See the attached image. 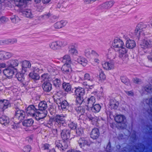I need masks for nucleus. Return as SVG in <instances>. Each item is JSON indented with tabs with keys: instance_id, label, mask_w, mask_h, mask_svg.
Segmentation results:
<instances>
[{
	"instance_id": "79ce46f5",
	"label": "nucleus",
	"mask_w": 152,
	"mask_h": 152,
	"mask_svg": "<svg viewBox=\"0 0 152 152\" xmlns=\"http://www.w3.org/2000/svg\"><path fill=\"white\" fill-rule=\"evenodd\" d=\"M33 71L36 73L37 72L40 74L42 73L43 72V69L40 67V66L39 64L33 67Z\"/></svg>"
},
{
	"instance_id": "37998d69",
	"label": "nucleus",
	"mask_w": 152,
	"mask_h": 152,
	"mask_svg": "<svg viewBox=\"0 0 152 152\" xmlns=\"http://www.w3.org/2000/svg\"><path fill=\"white\" fill-rule=\"evenodd\" d=\"M62 86L63 89L67 92L70 91L71 89V86L69 83H63Z\"/></svg>"
},
{
	"instance_id": "a19ab883",
	"label": "nucleus",
	"mask_w": 152,
	"mask_h": 152,
	"mask_svg": "<svg viewBox=\"0 0 152 152\" xmlns=\"http://www.w3.org/2000/svg\"><path fill=\"white\" fill-rule=\"evenodd\" d=\"M88 118L89 121H91L93 124L96 126L97 125L98 118L96 117L90 116L88 117Z\"/></svg>"
},
{
	"instance_id": "e433bc0d",
	"label": "nucleus",
	"mask_w": 152,
	"mask_h": 152,
	"mask_svg": "<svg viewBox=\"0 0 152 152\" xmlns=\"http://www.w3.org/2000/svg\"><path fill=\"white\" fill-rule=\"evenodd\" d=\"M34 121L31 119L25 120L23 122V125L26 126H30L33 124Z\"/></svg>"
},
{
	"instance_id": "f8f14e48",
	"label": "nucleus",
	"mask_w": 152,
	"mask_h": 152,
	"mask_svg": "<svg viewBox=\"0 0 152 152\" xmlns=\"http://www.w3.org/2000/svg\"><path fill=\"white\" fill-rule=\"evenodd\" d=\"M36 109L34 105L29 106L26 109V112L28 115L33 117L36 112Z\"/></svg>"
},
{
	"instance_id": "8fccbe9b",
	"label": "nucleus",
	"mask_w": 152,
	"mask_h": 152,
	"mask_svg": "<svg viewBox=\"0 0 152 152\" xmlns=\"http://www.w3.org/2000/svg\"><path fill=\"white\" fill-rule=\"evenodd\" d=\"M17 41V40L15 39H10L5 40L4 41V43L5 44H8L10 43H14L16 42Z\"/></svg>"
},
{
	"instance_id": "0e129e2a",
	"label": "nucleus",
	"mask_w": 152,
	"mask_h": 152,
	"mask_svg": "<svg viewBox=\"0 0 152 152\" xmlns=\"http://www.w3.org/2000/svg\"><path fill=\"white\" fill-rule=\"evenodd\" d=\"M50 145L48 144H45L43 145L42 148L44 150H48L49 148Z\"/></svg>"
},
{
	"instance_id": "052dcab7",
	"label": "nucleus",
	"mask_w": 152,
	"mask_h": 152,
	"mask_svg": "<svg viewBox=\"0 0 152 152\" xmlns=\"http://www.w3.org/2000/svg\"><path fill=\"white\" fill-rule=\"evenodd\" d=\"M8 19L4 17H2L0 19V23H4L8 21Z\"/></svg>"
},
{
	"instance_id": "4468645a",
	"label": "nucleus",
	"mask_w": 152,
	"mask_h": 152,
	"mask_svg": "<svg viewBox=\"0 0 152 152\" xmlns=\"http://www.w3.org/2000/svg\"><path fill=\"white\" fill-rule=\"evenodd\" d=\"M142 48L146 49L151 47L152 46V41L149 39H144L140 44Z\"/></svg>"
},
{
	"instance_id": "9b49d317",
	"label": "nucleus",
	"mask_w": 152,
	"mask_h": 152,
	"mask_svg": "<svg viewBox=\"0 0 152 152\" xmlns=\"http://www.w3.org/2000/svg\"><path fill=\"white\" fill-rule=\"evenodd\" d=\"M61 134V137L63 140H67L70 138V131L69 129H64Z\"/></svg>"
},
{
	"instance_id": "dca6fc26",
	"label": "nucleus",
	"mask_w": 152,
	"mask_h": 152,
	"mask_svg": "<svg viewBox=\"0 0 152 152\" xmlns=\"http://www.w3.org/2000/svg\"><path fill=\"white\" fill-rule=\"evenodd\" d=\"M46 114L45 112L41 111L39 112V111L36 112L33 117L35 118L37 120H39L40 119L43 118L46 116Z\"/></svg>"
},
{
	"instance_id": "393cba45",
	"label": "nucleus",
	"mask_w": 152,
	"mask_h": 152,
	"mask_svg": "<svg viewBox=\"0 0 152 152\" xmlns=\"http://www.w3.org/2000/svg\"><path fill=\"white\" fill-rule=\"evenodd\" d=\"M75 94L77 96H83L85 93V91L84 88L78 87L76 88Z\"/></svg>"
},
{
	"instance_id": "49530a36",
	"label": "nucleus",
	"mask_w": 152,
	"mask_h": 152,
	"mask_svg": "<svg viewBox=\"0 0 152 152\" xmlns=\"http://www.w3.org/2000/svg\"><path fill=\"white\" fill-rule=\"evenodd\" d=\"M12 22L14 23H17L18 22L20 19L17 16L14 15L12 16L11 18Z\"/></svg>"
},
{
	"instance_id": "72a5a7b5",
	"label": "nucleus",
	"mask_w": 152,
	"mask_h": 152,
	"mask_svg": "<svg viewBox=\"0 0 152 152\" xmlns=\"http://www.w3.org/2000/svg\"><path fill=\"white\" fill-rule=\"evenodd\" d=\"M39 110L42 111L45 110L47 107V105L45 102L42 101L40 102L38 105Z\"/></svg>"
},
{
	"instance_id": "c03bdc74",
	"label": "nucleus",
	"mask_w": 152,
	"mask_h": 152,
	"mask_svg": "<svg viewBox=\"0 0 152 152\" xmlns=\"http://www.w3.org/2000/svg\"><path fill=\"white\" fill-rule=\"evenodd\" d=\"M83 84L87 89H91L93 88V85L89 82L87 83L86 82H84Z\"/></svg>"
},
{
	"instance_id": "09e8293b",
	"label": "nucleus",
	"mask_w": 152,
	"mask_h": 152,
	"mask_svg": "<svg viewBox=\"0 0 152 152\" xmlns=\"http://www.w3.org/2000/svg\"><path fill=\"white\" fill-rule=\"evenodd\" d=\"M99 77V80L101 81H104L106 79V76L103 71H101V72H100Z\"/></svg>"
},
{
	"instance_id": "6e6d98bb",
	"label": "nucleus",
	"mask_w": 152,
	"mask_h": 152,
	"mask_svg": "<svg viewBox=\"0 0 152 152\" xmlns=\"http://www.w3.org/2000/svg\"><path fill=\"white\" fill-rule=\"evenodd\" d=\"M49 111L50 112L51 114L54 113L56 111V108L55 107L51 106L49 108Z\"/></svg>"
},
{
	"instance_id": "f3484780",
	"label": "nucleus",
	"mask_w": 152,
	"mask_h": 152,
	"mask_svg": "<svg viewBox=\"0 0 152 152\" xmlns=\"http://www.w3.org/2000/svg\"><path fill=\"white\" fill-rule=\"evenodd\" d=\"M25 116V112L22 110H17L15 113V118L20 121L23 120Z\"/></svg>"
},
{
	"instance_id": "c85d7f7f",
	"label": "nucleus",
	"mask_w": 152,
	"mask_h": 152,
	"mask_svg": "<svg viewBox=\"0 0 152 152\" xmlns=\"http://www.w3.org/2000/svg\"><path fill=\"white\" fill-rule=\"evenodd\" d=\"M87 107L88 108L92 107L95 102V99L94 97L92 96L87 100Z\"/></svg>"
},
{
	"instance_id": "c9c22d12",
	"label": "nucleus",
	"mask_w": 152,
	"mask_h": 152,
	"mask_svg": "<svg viewBox=\"0 0 152 152\" xmlns=\"http://www.w3.org/2000/svg\"><path fill=\"white\" fill-rule=\"evenodd\" d=\"M30 77L33 79L38 80L40 77L38 74L33 71L31 72L29 74Z\"/></svg>"
},
{
	"instance_id": "5fc2aeb1",
	"label": "nucleus",
	"mask_w": 152,
	"mask_h": 152,
	"mask_svg": "<svg viewBox=\"0 0 152 152\" xmlns=\"http://www.w3.org/2000/svg\"><path fill=\"white\" fill-rule=\"evenodd\" d=\"M145 90L147 92L151 93L152 92V86L150 85L148 86L145 88Z\"/></svg>"
},
{
	"instance_id": "a878e982",
	"label": "nucleus",
	"mask_w": 152,
	"mask_h": 152,
	"mask_svg": "<svg viewBox=\"0 0 152 152\" xmlns=\"http://www.w3.org/2000/svg\"><path fill=\"white\" fill-rule=\"evenodd\" d=\"M126 118L122 115H118L115 118V121L118 123H123L124 122Z\"/></svg>"
},
{
	"instance_id": "de8ad7c7",
	"label": "nucleus",
	"mask_w": 152,
	"mask_h": 152,
	"mask_svg": "<svg viewBox=\"0 0 152 152\" xmlns=\"http://www.w3.org/2000/svg\"><path fill=\"white\" fill-rule=\"evenodd\" d=\"M69 126L72 129H75L77 127V124L73 122H72L69 124Z\"/></svg>"
},
{
	"instance_id": "0eeeda50",
	"label": "nucleus",
	"mask_w": 152,
	"mask_h": 152,
	"mask_svg": "<svg viewBox=\"0 0 152 152\" xmlns=\"http://www.w3.org/2000/svg\"><path fill=\"white\" fill-rule=\"evenodd\" d=\"M6 64L8 66L14 68V69L16 70L15 67L18 66L19 62L17 59L12 58L7 61L6 62Z\"/></svg>"
},
{
	"instance_id": "20e7f679",
	"label": "nucleus",
	"mask_w": 152,
	"mask_h": 152,
	"mask_svg": "<svg viewBox=\"0 0 152 152\" xmlns=\"http://www.w3.org/2000/svg\"><path fill=\"white\" fill-rule=\"evenodd\" d=\"M84 53L85 56L88 58L92 59L93 56H94L97 57L99 56V55L96 51L94 50H91L90 49L87 48L84 51Z\"/></svg>"
},
{
	"instance_id": "774afa93",
	"label": "nucleus",
	"mask_w": 152,
	"mask_h": 152,
	"mask_svg": "<svg viewBox=\"0 0 152 152\" xmlns=\"http://www.w3.org/2000/svg\"><path fill=\"white\" fill-rule=\"evenodd\" d=\"M56 146L58 148H61L62 147V144L60 143H58V142H56Z\"/></svg>"
},
{
	"instance_id": "423d86ee",
	"label": "nucleus",
	"mask_w": 152,
	"mask_h": 152,
	"mask_svg": "<svg viewBox=\"0 0 152 152\" xmlns=\"http://www.w3.org/2000/svg\"><path fill=\"white\" fill-rule=\"evenodd\" d=\"M21 63L22 68L20 72L25 73L27 71V69L31 67V64L29 61L26 60L22 61Z\"/></svg>"
},
{
	"instance_id": "9d476101",
	"label": "nucleus",
	"mask_w": 152,
	"mask_h": 152,
	"mask_svg": "<svg viewBox=\"0 0 152 152\" xmlns=\"http://www.w3.org/2000/svg\"><path fill=\"white\" fill-rule=\"evenodd\" d=\"M61 70L63 73L70 74L72 71L71 64H64L61 68Z\"/></svg>"
},
{
	"instance_id": "4be33fe9",
	"label": "nucleus",
	"mask_w": 152,
	"mask_h": 152,
	"mask_svg": "<svg viewBox=\"0 0 152 152\" xmlns=\"http://www.w3.org/2000/svg\"><path fill=\"white\" fill-rule=\"evenodd\" d=\"M9 102L7 100L4 99L0 101V109L3 110L7 108L9 105Z\"/></svg>"
},
{
	"instance_id": "2eb2a0df",
	"label": "nucleus",
	"mask_w": 152,
	"mask_h": 152,
	"mask_svg": "<svg viewBox=\"0 0 152 152\" xmlns=\"http://www.w3.org/2000/svg\"><path fill=\"white\" fill-rule=\"evenodd\" d=\"M103 68L106 70H110L114 68V63L111 61L105 62L102 64Z\"/></svg>"
},
{
	"instance_id": "58836bf2",
	"label": "nucleus",
	"mask_w": 152,
	"mask_h": 152,
	"mask_svg": "<svg viewBox=\"0 0 152 152\" xmlns=\"http://www.w3.org/2000/svg\"><path fill=\"white\" fill-rule=\"evenodd\" d=\"M52 81L53 85L56 88L59 87L61 85V81L58 78H54L53 79Z\"/></svg>"
},
{
	"instance_id": "ea45409f",
	"label": "nucleus",
	"mask_w": 152,
	"mask_h": 152,
	"mask_svg": "<svg viewBox=\"0 0 152 152\" xmlns=\"http://www.w3.org/2000/svg\"><path fill=\"white\" fill-rule=\"evenodd\" d=\"M91 108V110L93 112L95 113H97L99 112L100 110L101 107L99 104H96L95 105H94L93 107Z\"/></svg>"
},
{
	"instance_id": "6e6552de",
	"label": "nucleus",
	"mask_w": 152,
	"mask_h": 152,
	"mask_svg": "<svg viewBox=\"0 0 152 152\" xmlns=\"http://www.w3.org/2000/svg\"><path fill=\"white\" fill-rule=\"evenodd\" d=\"M13 56V54L11 53L3 51H0V60L4 61L8 59Z\"/></svg>"
},
{
	"instance_id": "473e14b6",
	"label": "nucleus",
	"mask_w": 152,
	"mask_h": 152,
	"mask_svg": "<svg viewBox=\"0 0 152 152\" xmlns=\"http://www.w3.org/2000/svg\"><path fill=\"white\" fill-rule=\"evenodd\" d=\"M106 56L110 59L113 58L115 57V53L112 49H109L107 53L106 54Z\"/></svg>"
},
{
	"instance_id": "f257e3e1",
	"label": "nucleus",
	"mask_w": 152,
	"mask_h": 152,
	"mask_svg": "<svg viewBox=\"0 0 152 152\" xmlns=\"http://www.w3.org/2000/svg\"><path fill=\"white\" fill-rule=\"evenodd\" d=\"M112 45L114 50L118 52L120 57H125L126 60H127L126 57L127 50L122 40L118 38H115L113 41Z\"/></svg>"
},
{
	"instance_id": "1a4fd4ad",
	"label": "nucleus",
	"mask_w": 152,
	"mask_h": 152,
	"mask_svg": "<svg viewBox=\"0 0 152 152\" xmlns=\"http://www.w3.org/2000/svg\"><path fill=\"white\" fill-rule=\"evenodd\" d=\"M54 120L58 124L64 125L65 124V117L63 115H56L54 118Z\"/></svg>"
},
{
	"instance_id": "603ef678",
	"label": "nucleus",
	"mask_w": 152,
	"mask_h": 152,
	"mask_svg": "<svg viewBox=\"0 0 152 152\" xmlns=\"http://www.w3.org/2000/svg\"><path fill=\"white\" fill-rule=\"evenodd\" d=\"M49 78V75L47 73H45L41 75V79L43 80H47Z\"/></svg>"
},
{
	"instance_id": "680f3d73",
	"label": "nucleus",
	"mask_w": 152,
	"mask_h": 152,
	"mask_svg": "<svg viewBox=\"0 0 152 152\" xmlns=\"http://www.w3.org/2000/svg\"><path fill=\"white\" fill-rule=\"evenodd\" d=\"M83 129L81 128H78L76 130V133L79 135H80L83 133Z\"/></svg>"
},
{
	"instance_id": "7c9ffc66",
	"label": "nucleus",
	"mask_w": 152,
	"mask_h": 152,
	"mask_svg": "<svg viewBox=\"0 0 152 152\" xmlns=\"http://www.w3.org/2000/svg\"><path fill=\"white\" fill-rule=\"evenodd\" d=\"M119 103L116 100L112 99L110 102V105L112 108L116 109L118 108Z\"/></svg>"
},
{
	"instance_id": "f03ea898",
	"label": "nucleus",
	"mask_w": 152,
	"mask_h": 152,
	"mask_svg": "<svg viewBox=\"0 0 152 152\" xmlns=\"http://www.w3.org/2000/svg\"><path fill=\"white\" fill-rule=\"evenodd\" d=\"M67 45L66 43L63 41H57L50 43L49 46L50 48L54 51L61 49Z\"/></svg>"
},
{
	"instance_id": "13d9d810",
	"label": "nucleus",
	"mask_w": 152,
	"mask_h": 152,
	"mask_svg": "<svg viewBox=\"0 0 152 152\" xmlns=\"http://www.w3.org/2000/svg\"><path fill=\"white\" fill-rule=\"evenodd\" d=\"M31 148L30 146L28 145L24 147L23 150L25 152H30L31 151Z\"/></svg>"
},
{
	"instance_id": "b1692460",
	"label": "nucleus",
	"mask_w": 152,
	"mask_h": 152,
	"mask_svg": "<svg viewBox=\"0 0 152 152\" xmlns=\"http://www.w3.org/2000/svg\"><path fill=\"white\" fill-rule=\"evenodd\" d=\"M126 46L127 48L132 49L136 46V43L133 40L127 39L126 42Z\"/></svg>"
},
{
	"instance_id": "412c9836",
	"label": "nucleus",
	"mask_w": 152,
	"mask_h": 152,
	"mask_svg": "<svg viewBox=\"0 0 152 152\" xmlns=\"http://www.w3.org/2000/svg\"><path fill=\"white\" fill-rule=\"evenodd\" d=\"M67 23L66 20H61L56 23L54 25V27L56 28H60L65 26Z\"/></svg>"
},
{
	"instance_id": "ddd939ff",
	"label": "nucleus",
	"mask_w": 152,
	"mask_h": 152,
	"mask_svg": "<svg viewBox=\"0 0 152 152\" xmlns=\"http://www.w3.org/2000/svg\"><path fill=\"white\" fill-rule=\"evenodd\" d=\"M76 44L72 43L68 47L69 52L72 55H77L78 53V51L75 47Z\"/></svg>"
},
{
	"instance_id": "864d4df0",
	"label": "nucleus",
	"mask_w": 152,
	"mask_h": 152,
	"mask_svg": "<svg viewBox=\"0 0 152 152\" xmlns=\"http://www.w3.org/2000/svg\"><path fill=\"white\" fill-rule=\"evenodd\" d=\"M77 97L76 98V101L79 104H81L83 101V96H77Z\"/></svg>"
},
{
	"instance_id": "a211bd4d",
	"label": "nucleus",
	"mask_w": 152,
	"mask_h": 152,
	"mask_svg": "<svg viewBox=\"0 0 152 152\" xmlns=\"http://www.w3.org/2000/svg\"><path fill=\"white\" fill-rule=\"evenodd\" d=\"M10 123L9 118L5 115H2L0 117V123L2 125L7 126Z\"/></svg>"
},
{
	"instance_id": "5701e85b",
	"label": "nucleus",
	"mask_w": 152,
	"mask_h": 152,
	"mask_svg": "<svg viewBox=\"0 0 152 152\" xmlns=\"http://www.w3.org/2000/svg\"><path fill=\"white\" fill-rule=\"evenodd\" d=\"M57 102L59 106V105L61 106L62 109H67L69 107L68 103L66 101H63L61 102L60 99H58L57 100Z\"/></svg>"
},
{
	"instance_id": "f704fd0d",
	"label": "nucleus",
	"mask_w": 152,
	"mask_h": 152,
	"mask_svg": "<svg viewBox=\"0 0 152 152\" xmlns=\"http://www.w3.org/2000/svg\"><path fill=\"white\" fill-rule=\"evenodd\" d=\"M62 61L65 64H71V61L70 56L68 55H66L62 58Z\"/></svg>"
},
{
	"instance_id": "2f4dec72",
	"label": "nucleus",
	"mask_w": 152,
	"mask_h": 152,
	"mask_svg": "<svg viewBox=\"0 0 152 152\" xmlns=\"http://www.w3.org/2000/svg\"><path fill=\"white\" fill-rule=\"evenodd\" d=\"M23 15L28 18H32L33 17L31 10L29 9H26L23 12Z\"/></svg>"
},
{
	"instance_id": "c756f323",
	"label": "nucleus",
	"mask_w": 152,
	"mask_h": 152,
	"mask_svg": "<svg viewBox=\"0 0 152 152\" xmlns=\"http://www.w3.org/2000/svg\"><path fill=\"white\" fill-rule=\"evenodd\" d=\"M78 63L81 64L83 66H86L87 64L88 61L85 58L81 56H79L77 59Z\"/></svg>"
},
{
	"instance_id": "39448f33",
	"label": "nucleus",
	"mask_w": 152,
	"mask_h": 152,
	"mask_svg": "<svg viewBox=\"0 0 152 152\" xmlns=\"http://www.w3.org/2000/svg\"><path fill=\"white\" fill-rule=\"evenodd\" d=\"M15 70L14 68H11L8 66L7 68L4 69L3 72L4 75L7 78L9 79L12 78L14 74V70Z\"/></svg>"
},
{
	"instance_id": "e2e57ef3",
	"label": "nucleus",
	"mask_w": 152,
	"mask_h": 152,
	"mask_svg": "<svg viewBox=\"0 0 152 152\" xmlns=\"http://www.w3.org/2000/svg\"><path fill=\"white\" fill-rule=\"evenodd\" d=\"M96 0H85V2L87 4H92Z\"/></svg>"
},
{
	"instance_id": "6ab92c4d",
	"label": "nucleus",
	"mask_w": 152,
	"mask_h": 152,
	"mask_svg": "<svg viewBox=\"0 0 152 152\" xmlns=\"http://www.w3.org/2000/svg\"><path fill=\"white\" fill-rule=\"evenodd\" d=\"M99 133V129L97 128L93 129L91 133V137L93 139H96L98 138Z\"/></svg>"
},
{
	"instance_id": "3c124183",
	"label": "nucleus",
	"mask_w": 152,
	"mask_h": 152,
	"mask_svg": "<svg viewBox=\"0 0 152 152\" xmlns=\"http://www.w3.org/2000/svg\"><path fill=\"white\" fill-rule=\"evenodd\" d=\"M48 69L49 72L50 73H52V74L54 75V74H53V73L54 72H56L57 71L51 66L49 65L47 67Z\"/></svg>"
},
{
	"instance_id": "338daca9",
	"label": "nucleus",
	"mask_w": 152,
	"mask_h": 152,
	"mask_svg": "<svg viewBox=\"0 0 152 152\" xmlns=\"http://www.w3.org/2000/svg\"><path fill=\"white\" fill-rule=\"evenodd\" d=\"M6 64L4 63H0V69L6 67ZM1 70L0 69V74L1 73Z\"/></svg>"
},
{
	"instance_id": "bf43d9fd",
	"label": "nucleus",
	"mask_w": 152,
	"mask_h": 152,
	"mask_svg": "<svg viewBox=\"0 0 152 152\" xmlns=\"http://www.w3.org/2000/svg\"><path fill=\"white\" fill-rule=\"evenodd\" d=\"M24 73H22V74H20V76H19V74H18L16 75V77H17L18 79L20 81H21L23 80V74Z\"/></svg>"
},
{
	"instance_id": "cd10ccee",
	"label": "nucleus",
	"mask_w": 152,
	"mask_h": 152,
	"mask_svg": "<svg viewBox=\"0 0 152 152\" xmlns=\"http://www.w3.org/2000/svg\"><path fill=\"white\" fill-rule=\"evenodd\" d=\"M43 90L47 92L50 91L52 89V84L49 82H45L42 85Z\"/></svg>"
},
{
	"instance_id": "bb28decb",
	"label": "nucleus",
	"mask_w": 152,
	"mask_h": 152,
	"mask_svg": "<svg viewBox=\"0 0 152 152\" xmlns=\"http://www.w3.org/2000/svg\"><path fill=\"white\" fill-rule=\"evenodd\" d=\"M113 4V1H110L102 4L101 6L104 9H109L112 7Z\"/></svg>"
},
{
	"instance_id": "4d7b16f0",
	"label": "nucleus",
	"mask_w": 152,
	"mask_h": 152,
	"mask_svg": "<svg viewBox=\"0 0 152 152\" xmlns=\"http://www.w3.org/2000/svg\"><path fill=\"white\" fill-rule=\"evenodd\" d=\"M146 102L149 105L151 111L152 112V98L150 99L149 100L147 99L146 100Z\"/></svg>"
},
{
	"instance_id": "69168bd1",
	"label": "nucleus",
	"mask_w": 152,
	"mask_h": 152,
	"mask_svg": "<svg viewBox=\"0 0 152 152\" xmlns=\"http://www.w3.org/2000/svg\"><path fill=\"white\" fill-rule=\"evenodd\" d=\"M125 92L126 94L129 96H132L134 95V93L132 91H125Z\"/></svg>"
},
{
	"instance_id": "a18cd8bd",
	"label": "nucleus",
	"mask_w": 152,
	"mask_h": 152,
	"mask_svg": "<svg viewBox=\"0 0 152 152\" xmlns=\"http://www.w3.org/2000/svg\"><path fill=\"white\" fill-rule=\"evenodd\" d=\"M15 4L18 6H22L25 0H14ZM1 1V0H0V2Z\"/></svg>"
},
{
	"instance_id": "7ed1b4c3",
	"label": "nucleus",
	"mask_w": 152,
	"mask_h": 152,
	"mask_svg": "<svg viewBox=\"0 0 152 152\" xmlns=\"http://www.w3.org/2000/svg\"><path fill=\"white\" fill-rule=\"evenodd\" d=\"M147 25L142 23L138 24L135 29V34L137 37L143 36V33L142 31L147 27Z\"/></svg>"
},
{
	"instance_id": "aec40b11",
	"label": "nucleus",
	"mask_w": 152,
	"mask_h": 152,
	"mask_svg": "<svg viewBox=\"0 0 152 152\" xmlns=\"http://www.w3.org/2000/svg\"><path fill=\"white\" fill-rule=\"evenodd\" d=\"M78 143L81 148L82 147L87 148L89 145V143L86 139L84 138H81L78 141Z\"/></svg>"
},
{
	"instance_id": "4c0bfd02",
	"label": "nucleus",
	"mask_w": 152,
	"mask_h": 152,
	"mask_svg": "<svg viewBox=\"0 0 152 152\" xmlns=\"http://www.w3.org/2000/svg\"><path fill=\"white\" fill-rule=\"evenodd\" d=\"M83 80H88L90 81L91 83H92L94 81V78L93 77L91 76L89 74L86 73L84 75Z\"/></svg>"
}]
</instances>
